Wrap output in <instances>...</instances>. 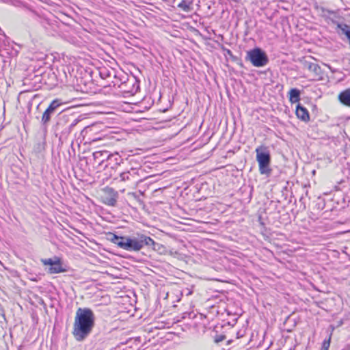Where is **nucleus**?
<instances>
[{"mask_svg": "<svg viewBox=\"0 0 350 350\" xmlns=\"http://www.w3.org/2000/svg\"><path fill=\"white\" fill-rule=\"evenodd\" d=\"M95 325V315L89 308H79L73 324L72 335L81 342L92 332Z\"/></svg>", "mask_w": 350, "mask_h": 350, "instance_id": "nucleus-1", "label": "nucleus"}, {"mask_svg": "<svg viewBox=\"0 0 350 350\" xmlns=\"http://www.w3.org/2000/svg\"><path fill=\"white\" fill-rule=\"evenodd\" d=\"M256 152L260 173L269 176L272 170L270 167L271 154L269 148L265 146H260L256 148Z\"/></svg>", "mask_w": 350, "mask_h": 350, "instance_id": "nucleus-2", "label": "nucleus"}, {"mask_svg": "<svg viewBox=\"0 0 350 350\" xmlns=\"http://www.w3.org/2000/svg\"><path fill=\"white\" fill-rule=\"evenodd\" d=\"M155 244L152 239L144 234L138 235L137 237L133 238L126 237V250L139 251L144 246L154 249V246Z\"/></svg>", "mask_w": 350, "mask_h": 350, "instance_id": "nucleus-3", "label": "nucleus"}, {"mask_svg": "<svg viewBox=\"0 0 350 350\" xmlns=\"http://www.w3.org/2000/svg\"><path fill=\"white\" fill-rule=\"evenodd\" d=\"M245 59L250 61L255 67L265 66L269 62V58L266 53L258 47L248 51Z\"/></svg>", "mask_w": 350, "mask_h": 350, "instance_id": "nucleus-4", "label": "nucleus"}, {"mask_svg": "<svg viewBox=\"0 0 350 350\" xmlns=\"http://www.w3.org/2000/svg\"><path fill=\"white\" fill-rule=\"evenodd\" d=\"M118 198V193L113 188L106 187L103 189L101 200L107 206H116Z\"/></svg>", "mask_w": 350, "mask_h": 350, "instance_id": "nucleus-5", "label": "nucleus"}, {"mask_svg": "<svg viewBox=\"0 0 350 350\" xmlns=\"http://www.w3.org/2000/svg\"><path fill=\"white\" fill-rule=\"evenodd\" d=\"M137 176L138 174L136 169L131 168L129 171L120 174L116 180L126 183L127 186H131L137 182Z\"/></svg>", "mask_w": 350, "mask_h": 350, "instance_id": "nucleus-6", "label": "nucleus"}, {"mask_svg": "<svg viewBox=\"0 0 350 350\" xmlns=\"http://www.w3.org/2000/svg\"><path fill=\"white\" fill-rule=\"evenodd\" d=\"M301 63L304 69H307L313 73L314 77H321L322 75V70L319 64L308 59H304Z\"/></svg>", "mask_w": 350, "mask_h": 350, "instance_id": "nucleus-7", "label": "nucleus"}, {"mask_svg": "<svg viewBox=\"0 0 350 350\" xmlns=\"http://www.w3.org/2000/svg\"><path fill=\"white\" fill-rule=\"evenodd\" d=\"M72 116L71 114H67L65 112H61L58 115L57 122V129L60 130L62 133V129L67 126L68 123L72 120Z\"/></svg>", "mask_w": 350, "mask_h": 350, "instance_id": "nucleus-8", "label": "nucleus"}, {"mask_svg": "<svg viewBox=\"0 0 350 350\" xmlns=\"http://www.w3.org/2000/svg\"><path fill=\"white\" fill-rule=\"evenodd\" d=\"M107 158H109V152L107 150H99L93 153V159L99 165L105 161L107 162Z\"/></svg>", "mask_w": 350, "mask_h": 350, "instance_id": "nucleus-9", "label": "nucleus"}, {"mask_svg": "<svg viewBox=\"0 0 350 350\" xmlns=\"http://www.w3.org/2000/svg\"><path fill=\"white\" fill-rule=\"evenodd\" d=\"M108 164L105 165L107 167L108 165H111V168L114 166L120 165L122 162V159L118 152H116L113 153L109 152V158H107Z\"/></svg>", "mask_w": 350, "mask_h": 350, "instance_id": "nucleus-10", "label": "nucleus"}, {"mask_svg": "<svg viewBox=\"0 0 350 350\" xmlns=\"http://www.w3.org/2000/svg\"><path fill=\"white\" fill-rule=\"evenodd\" d=\"M295 112L299 119L304 122H308L310 120V116L308 110L301 104H298L297 105Z\"/></svg>", "mask_w": 350, "mask_h": 350, "instance_id": "nucleus-11", "label": "nucleus"}, {"mask_svg": "<svg viewBox=\"0 0 350 350\" xmlns=\"http://www.w3.org/2000/svg\"><path fill=\"white\" fill-rule=\"evenodd\" d=\"M56 262L53 266L50 267L49 269V273L51 274L63 273L66 271V269L62 267L61 259L55 256Z\"/></svg>", "mask_w": 350, "mask_h": 350, "instance_id": "nucleus-12", "label": "nucleus"}, {"mask_svg": "<svg viewBox=\"0 0 350 350\" xmlns=\"http://www.w3.org/2000/svg\"><path fill=\"white\" fill-rule=\"evenodd\" d=\"M338 100L343 105L350 107V88L341 92L338 95Z\"/></svg>", "mask_w": 350, "mask_h": 350, "instance_id": "nucleus-13", "label": "nucleus"}, {"mask_svg": "<svg viewBox=\"0 0 350 350\" xmlns=\"http://www.w3.org/2000/svg\"><path fill=\"white\" fill-rule=\"evenodd\" d=\"M289 100L291 103H296L300 100V91L297 88H292L289 91Z\"/></svg>", "mask_w": 350, "mask_h": 350, "instance_id": "nucleus-14", "label": "nucleus"}, {"mask_svg": "<svg viewBox=\"0 0 350 350\" xmlns=\"http://www.w3.org/2000/svg\"><path fill=\"white\" fill-rule=\"evenodd\" d=\"M53 114V113L49 110L48 109H46L45 111L43 113L41 123L45 129H46V127L51 120V118Z\"/></svg>", "mask_w": 350, "mask_h": 350, "instance_id": "nucleus-15", "label": "nucleus"}, {"mask_svg": "<svg viewBox=\"0 0 350 350\" xmlns=\"http://www.w3.org/2000/svg\"><path fill=\"white\" fill-rule=\"evenodd\" d=\"M80 122V120L79 119H72V120L70 122V123H68V126H65V128H64V129H62V133L63 134H66V135H68L70 134L73 128Z\"/></svg>", "mask_w": 350, "mask_h": 350, "instance_id": "nucleus-16", "label": "nucleus"}, {"mask_svg": "<svg viewBox=\"0 0 350 350\" xmlns=\"http://www.w3.org/2000/svg\"><path fill=\"white\" fill-rule=\"evenodd\" d=\"M192 3L191 1H187L186 0H182L181 2H180L178 4V7L183 10L185 12H189L191 10Z\"/></svg>", "mask_w": 350, "mask_h": 350, "instance_id": "nucleus-17", "label": "nucleus"}, {"mask_svg": "<svg viewBox=\"0 0 350 350\" xmlns=\"http://www.w3.org/2000/svg\"><path fill=\"white\" fill-rule=\"evenodd\" d=\"M338 28L342 31V33L346 36L348 40L350 39V27L345 23L338 24Z\"/></svg>", "mask_w": 350, "mask_h": 350, "instance_id": "nucleus-18", "label": "nucleus"}, {"mask_svg": "<svg viewBox=\"0 0 350 350\" xmlns=\"http://www.w3.org/2000/svg\"><path fill=\"white\" fill-rule=\"evenodd\" d=\"M61 105L59 103V100L56 99L53 100L49 106L47 107L49 110L52 111L53 113H55V110L57 109V107Z\"/></svg>", "mask_w": 350, "mask_h": 350, "instance_id": "nucleus-19", "label": "nucleus"}, {"mask_svg": "<svg viewBox=\"0 0 350 350\" xmlns=\"http://www.w3.org/2000/svg\"><path fill=\"white\" fill-rule=\"evenodd\" d=\"M45 149V142L42 139L41 142L37 143L34 147V150L37 152H41Z\"/></svg>", "mask_w": 350, "mask_h": 350, "instance_id": "nucleus-20", "label": "nucleus"}, {"mask_svg": "<svg viewBox=\"0 0 350 350\" xmlns=\"http://www.w3.org/2000/svg\"><path fill=\"white\" fill-rule=\"evenodd\" d=\"M42 262L44 265H50L51 267L53 266L54 264L56 262L55 257L54 258H46V259H42Z\"/></svg>", "mask_w": 350, "mask_h": 350, "instance_id": "nucleus-21", "label": "nucleus"}, {"mask_svg": "<svg viewBox=\"0 0 350 350\" xmlns=\"http://www.w3.org/2000/svg\"><path fill=\"white\" fill-rule=\"evenodd\" d=\"M108 239L110 240L112 243L116 244L120 239H121V237H119L113 233H109L108 235Z\"/></svg>", "mask_w": 350, "mask_h": 350, "instance_id": "nucleus-22", "label": "nucleus"}, {"mask_svg": "<svg viewBox=\"0 0 350 350\" xmlns=\"http://www.w3.org/2000/svg\"><path fill=\"white\" fill-rule=\"evenodd\" d=\"M126 237H121V239H120V241H118L116 243V245L124 249V250H126Z\"/></svg>", "mask_w": 350, "mask_h": 350, "instance_id": "nucleus-23", "label": "nucleus"}, {"mask_svg": "<svg viewBox=\"0 0 350 350\" xmlns=\"http://www.w3.org/2000/svg\"><path fill=\"white\" fill-rule=\"evenodd\" d=\"M100 76L102 79H106L110 77V72L107 70L106 68L103 69L100 71Z\"/></svg>", "mask_w": 350, "mask_h": 350, "instance_id": "nucleus-24", "label": "nucleus"}, {"mask_svg": "<svg viewBox=\"0 0 350 350\" xmlns=\"http://www.w3.org/2000/svg\"><path fill=\"white\" fill-rule=\"evenodd\" d=\"M330 345V337L328 340H325L322 344V350H328Z\"/></svg>", "mask_w": 350, "mask_h": 350, "instance_id": "nucleus-25", "label": "nucleus"}, {"mask_svg": "<svg viewBox=\"0 0 350 350\" xmlns=\"http://www.w3.org/2000/svg\"><path fill=\"white\" fill-rule=\"evenodd\" d=\"M221 49L225 53L226 55H228L231 57H234L232 52L230 49L225 48L224 46H221Z\"/></svg>", "mask_w": 350, "mask_h": 350, "instance_id": "nucleus-26", "label": "nucleus"}, {"mask_svg": "<svg viewBox=\"0 0 350 350\" xmlns=\"http://www.w3.org/2000/svg\"><path fill=\"white\" fill-rule=\"evenodd\" d=\"M226 338V336L224 335H217L215 338V342L216 343H219L221 341H223Z\"/></svg>", "mask_w": 350, "mask_h": 350, "instance_id": "nucleus-27", "label": "nucleus"}, {"mask_svg": "<svg viewBox=\"0 0 350 350\" xmlns=\"http://www.w3.org/2000/svg\"><path fill=\"white\" fill-rule=\"evenodd\" d=\"M129 195L131 196H132L133 198H135L137 202H139V203H142V201L139 198V196L137 195V193H130Z\"/></svg>", "mask_w": 350, "mask_h": 350, "instance_id": "nucleus-28", "label": "nucleus"}, {"mask_svg": "<svg viewBox=\"0 0 350 350\" xmlns=\"http://www.w3.org/2000/svg\"><path fill=\"white\" fill-rule=\"evenodd\" d=\"M243 336V334H241L239 332H237V338H240V337H242Z\"/></svg>", "mask_w": 350, "mask_h": 350, "instance_id": "nucleus-29", "label": "nucleus"}]
</instances>
